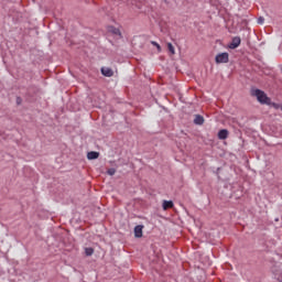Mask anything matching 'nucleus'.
Segmentation results:
<instances>
[{
	"instance_id": "nucleus-1",
	"label": "nucleus",
	"mask_w": 282,
	"mask_h": 282,
	"mask_svg": "<svg viewBox=\"0 0 282 282\" xmlns=\"http://www.w3.org/2000/svg\"><path fill=\"white\" fill-rule=\"evenodd\" d=\"M251 95H253L261 105H270V98L261 89H253L251 90Z\"/></svg>"
},
{
	"instance_id": "nucleus-2",
	"label": "nucleus",
	"mask_w": 282,
	"mask_h": 282,
	"mask_svg": "<svg viewBox=\"0 0 282 282\" xmlns=\"http://www.w3.org/2000/svg\"><path fill=\"white\" fill-rule=\"evenodd\" d=\"M230 61V55L228 53H219L215 57L217 65L228 63Z\"/></svg>"
},
{
	"instance_id": "nucleus-3",
	"label": "nucleus",
	"mask_w": 282,
	"mask_h": 282,
	"mask_svg": "<svg viewBox=\"0 0 282 282\" xmlns=\"http://www.w3.org/2000/svg\"><path fill=\"white\" fill-rule=\"evenodd\" d=\"M241 45V37L236 36L231 40V43L229 44V50H237Z\"/></svg>"
},
{
	"instance_id": "nucleus-4",
	"label": "nucleus",
	"mask_w": 282,
	"mask_h": 282,
	"mask_svg": "<svg viewBox=\"0 0 282 282\" xmlns=\"http://www.w3.org/2000/svg\"><path fill=\"white\" fill-rule=\"evenodd\" d=\"M144 226L142 225H138L134 227V237L137 239H140L142 237V230H143Z\"/></svg>"
},
{
	"instance_id": "nucleus-5",
	"label": "nucleus",
	"mask_w": 282,
	"mask_h": 282,
	"mask_svg": "<svg viewBox=\"0 0 282 282\" xmlns=\"http://www.w3.org/2000/svg\"><path fill=\"white\" fill-rule=\"evenodd\" d=\"M101 74L102 76H107V78H111V76H113V70L109 67H102Z\"/></svg>"
},
{
	"instance_id": "nucleus-6",
	"label": "nucleus",
	"mask_w": 282,
	"mask_h": 282,
	"mask_svg": "<svg viewBox=\"0 0 282 282\" xmlns=\"http://www.w3.org/2000/svg\"><path fill=\"white\" fill-rule=\"evenodd\" d=\"M109 32L116 36V39H122V34L120 33V29H116L110 26Z\"/></svg>"
},
{
	"instance_id": "nucleus-7",
	"label": "nucleus",
	"mask_w": 282,
	"mask_h": 282,
	"mask_svg": "<svg viewBox=\"0 0 282 282\" xmlns=\"http://www.w3.org/2000/svg\"><path fill=\"white\" fill-rule=\"evenodd\" d=\"M228 138V130L223 129L218 132V139L219 140H226Z\"/></svg>"
},
{
	"instance_id": "nucleus-8",
	"label": "nucleus",
	"mask_w": 282,
	"mask_h": 282,
	"mask_svg": "<svg viewBox=\"0 0 282 282\" xmlns=\"http://www.w3.org/2000/svg\"><path fill=\"white\" fill-rule=\"evenodd\" d=\"M162 208L163 210H169V208H173V200H163Z\"/></svg>"
},
{
	"instance_id": "nucleus-9",
	"label": "nucleus",
	"mask_w": 282,
	"mask_h": 282,
	"mask_svg": "<svg viewBox=\"0 0 282 282\" xmlns=\"http://www.w3.org/2000/svg\"><path fill=\"white\" fill-rule=\"evenodd\" d=\"M194 124H204V117L202 115H196L194 118Z\"/></svg>"
},
{
	"instance_id": "nucleus-10",
	"label": "nucleus",
	"mask_w": 282,
	"mask_h": 282,
	"mask_svg": "<svg viewBox=\"0 0 282 282\" xmlns=\"http://www.w3.org/2000/svg\"><path fill=\"white\" fill-rule=\"evenodd\" d=\"M99 155H100V153L94 152V151L87 153V158L89 160H98Z\"/></svg>"
},
{
	"instance_id": "nucleus-11",
	"label": "nucleus",
	"mask_w": 282,
	"mask_h": 282,
	"mask_svg": "<svg viewBox=\"0 0 282 282\" xmlns=\"http://www.w3.org/2000/svg\"><path fill=\"white\" fill-rule=\"evenodd\" d=\"M85 254H86V257H91V254H94V248H91V247L86 248Z\"/></svg>"
},
{
	"instance_id": "nucleus-12",
	"label": "nucleus",
	"mask_w": 282,
	"mask_h": 282,
	"mask_svg": "<svg viewBox=\"0 0 282 282\" xmlns=\"http://www.w3.org/2000/svg\"><path fill=\"white\" fill-rule=\"evenodd\" d=\"M167 50L171 54H175V47L173 46L172 43H167Z\"/></svg>"
},
{
	"instance_id": "nucleus-13",
	"label": "nucleus",
	"mask_w": 282,
	"mask_h": 282,
	"mask_svg": "<svg viewBox=\"0 0 282 282\" xmlns=\"http://www.w3.org/2000/svg\"><path fill=\"white\" fill-rule=\"evenodd\" d=\"M151 43L156 47L158 52H162V46H160L158 42L152 41Z\"/></svg>"
},
{
	"instance_id": "nucleus-14",
	"label": "nucleus",
	"mask_w": 282,
	"mask_h": 282,
	"mask_svg": "<svg viewBox=\"0 0 282 282\" xmlns=\"http://www.w3.org/2000/svg\"><path fill=\"white\" fill-rule=\"evenodd\" d=\"M107 173L109 175H116V169L111 167V169H108Z\"/></svg>"
},
{
	"instance_id": "nucleus-15",
	"label": "nucleus",
	"mask_w": 282,
	"mask_h": 282,
	"mask_svg": "<svg viewBox=\"0 0 282 282\" xmlns=\"http://www.w3.org/2000/svg\"><path fill=\"white\" fill-rule=\"evenodd\" d=\"M265 21V19H263V17H260L259 19H258V23H259V25H263V22Z\"/></svg>"
},
{
	"instance_id": "nucleus-16",
	"label": "nucleus",
	"mask_w": 282,
	"mask_h": 282,
	"mask_svg": "<svg viewBox=\"0 0 282 282\" xmlns=\"http://www.w3.org/2000/svg\"><path fill=\"white\" fill-rule=\"evenodd\" d=\"M280 282H282V280Z\"/></svg>"
}]
</instances>
